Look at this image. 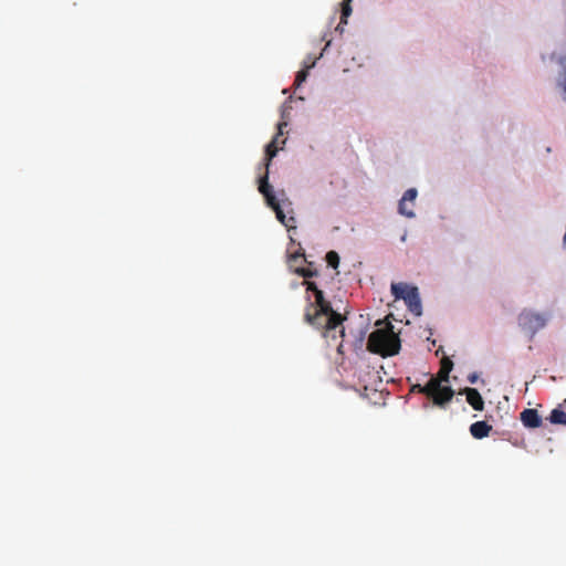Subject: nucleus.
<instances>
[{
  "instance_id": "412c9836",
  "label": "nucleus",
  "mask_w": 566,
  "mask_h": 566,
  "mask_svg": "<svg viewBox=\"0 0 566 566\" xmlns=\"http://www.w3.org/2000/svg\"><path fill=\"white\" fill-rule=\"evenodd\" d=\"M452 367H453V363L450 358L448 357H444L442 360H441V367L442 369L444 370H448V371H451L452 370Z\"/></svg>"
},
{
  "instance_id": "a878e982",
  "label": "nucleus",
  "mask_w": 566,
  "mask_h": 566,
  "mask_svg": "<svg viewBox=\"0 0 566 566\" xmlns=\"http://www.w3.org/2000/svg\"><path fill=\"white\" fill-rule=\"evenodd\" d=\"M338 333H339V336L343 337L345 334L344 327H342Z\"/></svg>"
},
{
  "instance_id": "7ed1b4c3",
  "label": "nucleus",
  "mask_w": 566,
  "mask_h": 566,
  "mask_svg": "<svg viewBox=\"0 0 566 566\" xmlns=\"http://www.w3.org/2000/svg\"><path fill=\"white\" fill-rule=\"evenodd\" d=\"M518 324L523 329L536 333L545 326L546 319L542 314L525 310L518 315Z\"/></svg>"
},
{
  "instance_id": "5701e85b",
  "label": "nucleus",
  "mask_w": 566,
  "mask_h": 566,
  "mask_svg": "<svg viewBox=\"0 0 566 566\" xmlns=\"http://www.w3.org/2000/svg\"><path fill=\"white\" fill-rule=\"evenodd\" d=\"M468 380L471 382V384H474L478 380V375L476 374H471L468 376Z\"/></svg>"
},
{
  "instance_id": "bb28decb",
  "label": "nucleus",
  "mask_w": 566,
  "mask_h": 566,
  "mask_svg": "<svg viewBox=\"0 0 566 566\" xmlns=\"http://www.w3.org/2000/svg\"><path fill=\"white\" fill-rule=\"evenodd\" d=\"M342 346H343V345H342V343H339V345L337 346V350H338V352H340Z\"/></svg>"
},
{
  "instance_id": "1a4fd4ad",
  "label": "nucleus",
  "mask_w": 566,
  "mask_h": 566,
  "mask_svg": "<svg viewBox=\"0 0 566 566\" xmlns=\"http://www.w3.org/2000/svg\"><path fill=\"white\" fill-rule=\"evenodd\" d=\"M453 395L454 391L450 386H441L430 399H432L434 405L443 407L453 398Z\"/></svg>"
},
{
  "instance_id": "9b49d317",
  "label": "nucleus",
  "mask_w": 566,
  "mask_h": 566,
  "mask_svg": "<svg viewBox=\"0 0 566 566\" xmlns=\"http://www.w3.org/2000/svg\"><path fill=\"white\" fill-rule=\"evenodd\" d=\"M463 392L467 396L468 403L476 411H482L484 401L480 392L475 388H465Z\"/></svg>"
},
{
  "instance_id": "4468645a",
  "label": "nucleus",
  "mask_w": 566,
  "mask_h": 566,
  "mask_svg": "<svg viewBox=\"0 0 566 566\" xmlns=\"http://www.w3.org/2000/svg\"><path fill=\"white\" fill-rule=\"evenodd\" d=\"M440 387V380L438 378H431L424 386H419V392L424 394L428 398H431Z\"/></svg>"
},
{
  "instance_id": "39448f33",
  "label": "nucleus",
  "mask_w": 566,
  "mask_h": 566,
  "mask_svg": "<svg viewBox=\"0 0 566 566\" xmlns=\"http://www.w3.org/2000/svg\"><path fill=\"white\" fill-rule=\"evenodd\" d=\"M405 301L407 307L416 315L421 314V300L419 296L418 287H412L407 292V295L400 296Z\"/></svg>"
},
{
  "instance_id": "b1692460",
  "label": "nucleus",
  "mask_w": 566,
  "mask_h": 566,
  "mask_svg": "<svg viewBox=\"0 0 566 566\" xmlns=\"http://www.w3.org/2000/svg\"><path fill=\"white\" fill-rule=\"evenodd\" d=\"M562 85H563V90H564V93H565V101H566V74H565V78H564Z\"/></svg>"
},
{
  "instance_id": "6e6552de",
  "label": "nucleus",
  "mask_w": 566,
  "mask_h": 566,
  "mask_svg": "<svg viewBox=\"0 0 566 566\" xmlns=\"http://www.w3.org/2000/svg\"><path fill=\"white\" fill-rule=\"evenodd\" d=\"M521 421L526 428L535 429L542 426V417L536 409H525L521 412Z\"/></svg>"
},
{
  "instance_id": "4be33fe9",
  "label": "nucleus",
  "mask_w": 566,
  "mask_h": 566,
  "mask_svg": "<svg viewBox=\"0 0 566 566\" xmlns=\"http://www.w3.org/2000/svg\"><path fill=\"white\" fill-rule=\"evenodd\" d=\"M449 374H450V371L440 368V370L438 373V377H437L440 380V384L442 381H444V382L449 381Z\"/></svg>"
},
{
  "instance_id": "cd10ccee",
  "label": "nucleus",
  "mask_w": 566,
  "mask_h": 566,
  "mask_svg": "<svg viewBox=\"0 0 566 566\" xmlns=\"http://www.w3.org/2000/svg\"><path fill=\"white\" fill-rule=\"evenodd\" d=\"M346 2H350L352 0H345Z\"/></svg>"
},
{
  "instance_id": "20e7f679",
  "label": "nucleus",
  "mask_w": 566,
  "mask_h": 566,
  "mask_svg": "<svg viewBox=\"0 0 566 566\" xmlns=\"http://www.w3.org/2000/svg\"><path fill=\"white\" fill-rule=\"evenodd\" d=\"M259 191L264 196L268 206L273 210L281 206L272 190V187L269 185L268 171L259 180Z\"/></svg>"
},
{
  "instance_id": "423d86ee",
  "label": "nucleus",
  "mask_w": 566,
  "mask_h": 566,
  "mask_svg": "<svg viewBox=\"0 0 566 566\" xmlns=\"http://www.w3.org/2000/svg\"><path fill=\"white\" fill-rule=\"evenodd\" d=\"M405 301L407 307L416 315L421 314V300L419 296L418 287H412L407 292V295L400 296Z\"/></svg>"
},
{
  "instance_id": "6ab92c4d",
  "label": "nucleus",
  "mask_w": 566,
  "mask_h": 566,
  "mask_svg": "<svg viewBox=\"0 0 566 566\" xmlns=\"http://www.w3.org/2000/svg\"><path fill=\"white\" fill-rule=\"evenodd\" d=\"M311 66H306V69L304 70H301L297 72L296 74V77H295V85L296 86H300L307 77V70L310 69Z\"/></svg>"
},
{
  "instance_id": "2eb2a0df",
  "label": "nucleus",
  "mask_w": 566,
  "mask_h": 566,
  "mask_svg": "<svg viewBox=\"0 0 566 566\" xmlns=\"http://www.w3.org/2000/svg\"><path fill=\"white\" fill-rule=\"evenodd\" d=\"M413 286H410L406 283H392L391 284V293L392 295L395 296L396 300H400V296L403 295L406 296L407 295V292L409 290H411Z\"/></svg>"
},
{
  "instance_id": "dca6fc26",
  "label": "nucleus",
  "mask_w": 566,
  "mask_h": 566,
  "mask_svg": "<svg viewBox=\"0 0 566 566\" xmlns=\"http://www.w3.org/2000/svg\"><path fill=\"white\" fill-rule=\"evenodd\" d=\"M548 419L553 424H566V412L555 408L552 410Z\"/></svg>"
},
{
  "instance_id": "aec40b11",
  "label": "nucleus",
  "mask_w": 566,
  "mask_h": 566,
  "mask_svg": "<svg viewBox=\"0 0 566 566\" xmlns=\"http://www.w3.org/2000/svg\"><path fill=\"white\" fill-rule=\"evenodd\" d=\"M297 272L304 277V279H307V277H313V276H316L317 275V271H313L311 269H300L297 270Z\"/></svg>"
},
{
  "instance_id": "393cba45",
  "label": "nucleus",
  "mask_w": 566,
  "mask_h": 566,
  "mask_svg": "<svg viewBox=\"0 0 566 566\" xmlns=\"http://www.w3.org/2000/svg\"><path fill=\"white\" fill-rule=\"evenodd\" d=\"M419 386H420V385H415V386H412V389H411V390H412V391H418V392H419Z\"/></svg>"
},
{
  "instance_id": "f03ea898",
  "label": "nucleus",
  "mask_w": 566,
  "mask_h": 566,
  "mask_svg": "<svg viewBox=\"0 0 566 566\" xmlns=\"http://www.w3.org/2000/svg\"><path fill=\"white\" fill-rule=\"evenodd\" d=\"M367 348L382 356H392L398 354L400 342L389 324L386 328H378L369 335Z\"/></svg>"
},
{
  "instance_id": "0eeeda50",
  "label": "nucleus",
  "mask_w": 566,
  "mask_h": 566,
  "mask_svg": "<svg viewBox=\"0 0 566 566\" xmlns=\"http://www.w3.org/2000/svg\"><path fill=\"white\" fill-rule=\"evenodd\" d=\"M416 198H417V190L415 188H410V189L406 190L401 200L399 201V207H398L399 213L407 218L415 217L413 210L411 208H406V203L410 202L411 206H413Z\"/></svg>"
},
{
  "instance_id": "9d476101",
  "label": "nucleus",
  "mask_w": 566,
  "mask_h": 566,
  "mask_svg": "<svg viewBox=\"0 0 566 566\" xmlns=\"http://www.w3.org/2000/svg\"><path fill=\"white\" fill-rule=\"evenodd\" d=\"M287 124L285 122H281L277 124V135L273 138V140L266 145L265 147V166L266 168L269 167L270 165V161L272 160L273 157L276 156V153L279 150L277 146H276V143H277V138L280 135L283 134V127H285Z\"/></svg>"
},
{
  "instance_id": "f257e3e1",
  "label": "nucleus",
  "mask_w": 566,
  "mask_h": 566,
  "mask_svg": "<svg viewBox=\"0 0 566 566\" xmlns=\"http://www.w3.org/2000/svg\"><path fill=\"white\" fill-rule=\"evenodd\" d=\"M303 285L306 286L307 291H312L315 296V301L310 302L306 306L304 321L318 329H323L324 337L335 339L337 337L336 328L342 326L345 317L333 310L331 303L325 300L323 291L314 282L305 280Z\"/></svg>"
},
{
  "instance_id": "a211bd4d",
  "label": "nucleus",
  "mask_w": 566,
  "mask_h": 566,
  "mask_svg": "<svg viewBox=\"0 0 566 566\" xmlns=\"http://www.w3.org/2000/svg\"><path fill=\"white\" fill-rule=\"evenodd\" d=\"M326 261H327L328 265L336 269L339 264V256L335 251H329L326 254Z\"/></svg>"
},
{
  "instance_id": "f3484780",
  "label": "nucleus",
  "mask_w": 566,
  "mask_h": 566,
  "mask_svg": "<svg viewBox=\"0 0 566 566\" xmlns=\"http://www.w3.org/2000/svg\"><path fill=\"white\" fill-rule=\"evenodd\" d=\"M352 14V6L350 2H346L345 0L342 3V15H340V22L336 30L340 29V24L347 23V18Z\"/></svg>"
},
{
  "instance_id": "ddd939ff",
  "label": "nucleus",
  "mask_w": 566,
  "mask_h": 566,
  "mask_svg": "<svg viewBox=\"0 0 566 566\" xmlns=\"http://www.w3.org/2000/svg\"><path fill=\"white\" fill-rule=\"evenodd\" d=\"M274 212H275V216L277 218V220L284 224L286 227L287 230H291V229H295L296 226H295V218L293 216H290L287 217L284 211H283V208L282 206L280 207H276L274 209Z\"/></svg>"
},
{
  "instance_id": "f8f14e48",
  "label": "nucleus",
  "mask_w": 566,
  "mask_h": 566,
  "mask_svg": "<svg viewBox=\"0 0 566 566\" xmlns=\"http://www.w3.org/2000/svg\"><path fill=\"white\" fill-rule=\"evenodd\" d=\"M492 426L486 421H476L470 426V433L475 439H483L489 436Z\"/></svg>"
}]
</instances>
